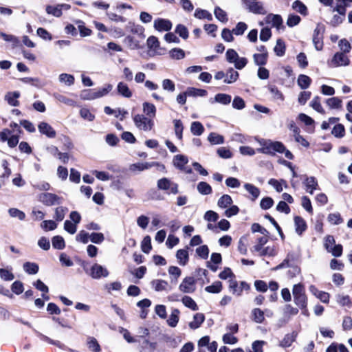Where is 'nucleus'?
<instances>
[{"mask_svg":"<svg viewBox=\"0 0 352 352\" xmlns=\"http://www.w3.org/2000/svg\"><path fill=\"white\" fill-rule=\"evenodd\" d=\"M346 7L347 0H336L333 12H337L340 14L346 15Z\"/></svg>","mask_w":352,"mask_h":352,"instance_id":"27","label":"nucleus"},{"mask_svg":"<svg viewBox=\"0 0 352 352\" xmlns=\"http://www.w3.org/2000/svg\"><path fill=\"white\" fill-rule=\"evenodd\" d=\"M292 293L296 305L301 309L305 308L307 307V297L304 286L300 283L294 285Z\"/></svg>","mask_w":352,"mask_h":352,"instance_id":"3","label":"nucleus"},{"mask_svg":"<svg viewBox=\"0 0 352 352\" xmlns=\"http://www.w3.org/2000/svg\"><path fill=\"white\" fill-rule=\"evenodd\" d=\"M117 91L119 94L125 98H131L132 96V91L129 88L128 85L123 82H120L117 86Z\"/></svg>","mask_w":352,"mask_h":352,"instance_id":"26","label":"nucleus"},{"mask_svg":"<svg viewBox=\"0 0 352 352\" xmlns=\"http://www.w3.org/2000/svg\"><path fill=\"white\" fill-rule=\"evenodd\" d=\"M337 302L342 306L351 307L352 301L348 295H338L336 296Z\"/></svg>","mask_w":352,"mask_h":352,"instance_id":"53","label":"nucleus"},{"mask_svg":"<svg viewBox=\"0 0 352 352\" xmlns=\"http://www.w3.org/2000/svg\"><path fill=\"white\" fill-rule=\"evenodd\" d=\"M182 302L184 306L193 311H197L199 309L195 301L188 296H184L182 299Z\"/></svg>","mask_w":352,"mask_h":352,"instance_id":"34","label":"nucleus"},{"mask_svg":"<svg viewBox=\"0 0 352 352\" xmlns=\"http://www.w3.org/2000/svg\"><path fill=\"white\" fill-rule=\"evenodd\" d=\"M326 104L330 109H341L342 101L338 97H332L326 100Z\"/></svg>","mask_w":352,"mask_h":352,"instance_id":"31","label":"nucleus"},{"mask_svg":"<svg viewBox=\"0 0 352 352\" xmlns=\"http://www.w3.org/2000/svg\"><path fill=\"white\" fill-rule=\"evenodd\" d=\"M324 26L322 24H318L313 33L312 41L316 50H321L323 47V35L324 33Z\"/></svg>","mask_w":352,"mask_h":352,"instance_id":"5","label":"nucleus"},{"mask_svg":"<svg viewBox=\"0 0 352 352\" xmlns=\"http://www.w3.org/2000/svg\"><path fill=\"white\" fill-rule=\"evenodd\" d=\"M194 16L199 19H206L208 21H211L212 19V16L209 12H208L206 10H202L199 8L195 10Z\"/></svg>","mask_w":352,"mask_h":352,"instance_id":"49","label":"nucleus"},{"mask_svg":"<svg viewBox=\"0 0 352 352\" xmlns=\"http://www.w3.org/2000/svg\"><path fill=\"white\" fill-rule=\"evenodd\" d=\"M148 47L153 50H157L160 47V42L157 37L151 36L147 39Z\"/></svg>","mask_w":352,"mask_h":352,"instance_id":"59","label":"nucleus"},{"mask_svg":"<svg viewBox=\"0 0 352 352\" xmlns=\"http://www.w3.org/2000/svg\"><path fill=\"white\" fill-rule=\"evenodd\" d=\"M252 319L256 323H262L265 320L264 313L258 308H255L252 311Z\"/></svg>","mask_w":352,"mask_h":352,"instance_id":"44","label":"nucleus"},{"mask_svg":"<svg viewBox=\"0 0 352 352\" xmlns=\"http://www.w3.org/2000/svg\"><path fill=\"white\" fill-rule=\"evenodd\" d=\"M208 140L212 144H221L224 142L223 137L216 133H210Z\"/></svg>","mask_w":352,"mask_h":352,"instance_id":"50","label":"nucleus"},{"mask_svg":"<svg viewBox=\"0 0 352 352\" xmlns=\"http://www.w3.org/2000/svg\"><path fill=\"white\" fill-rule=\"evenodd\" d=\"M179 290L183 293H192L195 290V281L193 277L188 276L184 278L179 286Z\"/></svg>","mask_w":352,"mask_h":352,"instance_id":"10","label":"nucleus"},{"mask_svg":"<svg viewBox=\"0 0 352 352\" xmlns=\"http://www.w3.org/2000/svg\"><path fill=\"white\" fill-rule=\"evenodd\" d=\"M180 311L177 309H173L168 319V324L171 327H175L179 322Z\"/></svg>","mask_w":352,"mask_h":352,"instance_id":"28","label":"nucleus"},{"mask_svg":"<svg viewBox=\"0 0 352 352\" xmlns=\"http://www.w3.org/2000/svg\"><path fill=\"white\" fill-rule=\"evenodd\" d=\"M188 162V160L187 157L183 155H177L173 158L174 166L179 169L184 168Z\"/></svg>","mask_w":352,"mask_h":352,"instance_id":"29","label":"nucleus"},{"mask_svg":"<svg viewBox=\"0 0 352 352\" xmlns=\"http://www.w3.org/2000/svg\"><path fill=\"white\" fill-rule=\"evenodd\" d=\"M245 4L250 12L256 14H265L266 10H265L261 2L253 1H245Z\"/></svg>","mask_w":352,"mask_h":352,"instance_id":"11","label":"nucleus"},{"mask_svg":"<svg viewBox=\"0 0 352 352\" xmlns=\"http://www.w3.org/2000/svg\"><path fill=\"white\" fill-rule=\"evenodd\" d=\"M338 46L340 49V52H343L344 54L349 53L351 50V46L349 42L345 39H341L338 43Z\"/></svg>","mask_w":352,"mask_h":352,"instance_id":"61","label":"nucleus"},{"mask_svg":"<svg viewBox=\"0 0 352 352\" xmlns=\"http://www.w3.org/2000/svg\"><path fill=\"white\" fill-rule=\"evenodd\" d=\"M205 316L201 313H197L193 316V320L189 323V327L192 329H196L199 328L201 324L204 322Z\"/></svg>","mask_w":352,"mask_h":352,"instance_id":"24","label":"nucleus"},{"mask_svg":"<svg viewBox=\"0 0 352 352\" xmlns=\"http://www.w3.org/2000/svg\"><path fill=\"white\" fill-rule=\"evenodd\" d=\"M52 243L53 248L57 250H63L65 247L64 239L59 235L55 236L52 238Z\"/></svg>","mask_w":352,"mask_h":352,"instance_id":"36","label":"nucleus"},{"mask_svg":"<svg viewBox=\"0 0 352 352\" xmlns=\"http://www.w3.org/2000/svg\"><path fill=\"white\" fill-rule=\"evenodd\" d=\"M170 56L173 59L180 60L184 58L185 52L180 48H174L170 51Z\"/></svg>","mask_w":352,"mask_h":352,"instance_id":"58","label":"nucleus"},{"mask_svg":"<svg viewBox=\"0 0 352 352\" xmlns=\"http://www.w3.org/2000/svg\"><path fill=\"white\" fill-rule=\"evenodd\" d=\"M297 336V333L296 332H292V333H288L285 336L283 339L280 343V346L283 348L289 347L292 343L296 340Z\"/></svg>","mask_w":352,"mask_h":352,"instance_id":"25","label":"nucleus"},{"mask_svg":"<svg viewBox=\"0 0 352 352\" xmlns=\"http://www.w3.org/2000/svg\"><path fill=\"white\" fill-rule=\"evenodd\" d=\"M151 239L149 236H146L141 243V249L143 252L148 254L151 250Z\"/></svg>","mask_w":352,"mask_h":352,"instance_id":"57","label":"nucleus"},{"mask_svg":"<svg viewBox=\"0 0 352 352\" xmlns=\"http://www.w3.org/2000/svg\"><path fill=\"white\" fill-rule=\"evenodd\" d=\"M265 22L267 24H271L272 28H275L277 31L284 30L283 19L279 14H269L265 18Z\"/></svg>","mask_w":352,"mask_h":352,"instance_id":"9","label":"nucleus"},{"mask_svg":"<svg viewBox=\"0 0 352 352\" xmlns=\"http://www.w3.org/2000/svg\"><path fill=\"white\" fill-rule=\"evenodd\" d=\"M23 270L29 274H35L38 271V265L34 263L26 262L23 264Z\"/></svg>","mask_w":352,"mask_h":352,"instance_id":"41","label":"nucleus"},{"mask_svg":"<svg viewBox=\"0 0 352 352\" xmlns=\"http://www.w3.org/2000/svg\"><path fill=\"white\" fill-rule=\"evenodd\" d=\"M112 89L113 86L111 84H107L102 88L84 90L81 92L80 97L83 100H95L106 96Z\"/></svg>","mask_w":352,"mask_h":352,"instance_id":"1","label":"nucleus"},{"mask_svg":"<svg viewBox=\"0 0 352 352\" xmlns=\"http://www.w3.org/2000/svg\"><path fill=\"white\" fill-rule=\"evenodd\" d=\"M88 347L94 352H100L101 349L98 341L94 338H89L87 342Z\"/></svg>","mask_w":352,"mask_h":352,"instance_id":"64","label":"nucleus"},{"mask_svg":"<svg viewBox=\"0 0 352 352\" xmlns=\"http://www.w3.org/2000/svg\"><path fill=\"white\" fill-rule=\"evenodd\" d=\"M295 230L298 235H301L307 229L305 221L299 216L294 217Z\"/></svg>","mask_w":352,"mask_h":352,"instance_id":"21","label":"nucleus"},{"mask_svg":"<svg viewBox=\"0 0 352 352\" xmlns=\"http://www.w3.org/2000/svg\"><path fill=\"white\" fill-rule=\"evenodd\" d=\"M20 97V93L19 91L8 92L5 96V100L8 103L13 107H17L19 105L18 98Z\"/></svg>","mask_w":352,"mask_h":352,"instance_id":"18","label":"nucleus"},{"mask_svg":"<svg viewBox=\"0 0 352 352\" xmlns=\"http://www.w3.org/2000/svg\"><path fill=\"white\" fill-rule=\"evenodd\" d=\"M231 96L226 94H217L215 95L214 98V101L210 99V102L213 103L214 102L220 103L224 105H227L231 102Z\"/></svg>","mask_w":352,"mask_h":352,"instance_id":"23","label":"nucleus"},{"mask_svg":"<svg viewBox=\"0 0 352 352\" xmlns=\"http://www.w3.org/2000/svg\"><path fill=\"white\" fill-rule=\"evenodd\" d=\"M222 289V283L220 281H216L212 285L208 286L205 290L208 293L217 294Z\"/></svg>","mask_w":352,"mask_h":352,"instance_id":"52","label":"nucleus"},{"mask_svg":"<svg viewBox=\"0 0 352 352\" xmlns=\"http://www.w3.org/2000/svg\"><path fill=\"white\" fill-rule=\"evenodd\" d=\"M152 288L156 292L167 291L168 283L167 281L161 279H155L151 282Z\"/></svg>","mask_w":352,"mask_h":352,"instance_id":"17","label":"nucleus"},{"mask_svg":"<svg viewBox=\"0 0 352 352\" xmlns=\"http://www.w3.org/2000/svg\"><path fill=\"white\" fill-rule=\"evenodd\" d=\"M176 258L180 265L184 266L189 260L188 248L186 249H180L176 253Z\"/></svg>","mask_w":352,"mask_h":352,"instance_id":"19","label":"nucleus"},{"mask_svg":"<svg viewBox=\"0 0 352 352\" xmlns=\"http://www.w3.org/2000/svg\"><path fill=\"white\" fill-rule=\"evenodd\" d=\"M305 177L306 178H305V181L303 182V184L305 186L306 188L318 189V184L316 179L314 177H313V176L307 177L305 175Z\"/></svg>","mask_w":352,"mask_h":352,"instance_id":"45","label":"nucleus"},{"mask_svg":"<svg viewBox=\"0 0 352 352\" xmlns=\"http://www.w3.org/2000/svg\"><path fill=\"white\" fill-rule=\"evenodd\" d=\"M261 148H257L256 151L261 153L272 154V141L270 140L261 139L258 140Z\"/></svg>","mask_w":352,"mask_h":352,"instance_id":"15","label":"nucleus"},{"mask_svg":"<svg viewBox=\"0 0 352 352\" xmlns=\"http://www.w3.org/2000/svg\"><path fill=\"white\" fill-rule=\"evenodd\" d=\"M41 227L45 231L54 230L57 228V223L53 220H45L41 223Z\"/></svg>","mask_w":352,"mask_h":352,"instance_id":"63","label":"nucleus"},{"mask_svg":"<svg viewBox=\"0 0 352 352\" xmlns=\"http://www.w3.org/2000/svg\"><path fill=\"white\" fill-rule=\"evenodd\" d=\"M168 273L170 276L171 282H177L178 278L181 276V270L176 266H170L168 268Z\"/></svg>","mask_w":352,"mask_h":352,"instance_id":"48","label":"nucleus"},{"mask_svg":"<svg viewBox=\"0 0 352 352\" xmlns=\"http://www.w3.org/2000/svg\"><path fill=\"white\" fill-rule=\"evenodd\" d=\"M244 188L252 196V199L254 201L260 195V190L253 184L246 183L244 184Z\"/></svg>","mask_w":352,"mask_h":352,"instance_id":"32","label":"nucleus"},{"mask_svg":"<svg viewBox=\"0 0 352 352\" xmlns=\"http://www.w3.org/2000/svg\"><path fill=\"white\" fill-rule=\"evenodd\" d=\"M311 82V79L307 75L300 74L299 75L297 83L298 85L302 89H305L308 88Z\"/></svg>","mask_w":352,"mask_h":352,"instance_id":"30","label":"nucleus"},{"mask_svg":"<svg viewBox=\"0 0 352 352\" xmlns=\"http://www.w3.org/2000/svg\"><path fill=\"white\" fill-rule=\"evenodd\" d=\"M133 120L135 127L144 132L151 131L154 126V121L152 118L144 114H136L133 116Z\"/></svg>","mask_w":352,"mask_h":352,"instance_id":"2","label":"nucleus"},{"mask_svg":"<svg viewBox=\"0 0 352 352\" xmlns=\"http://www.w3.org/2000/svg\"><path fill=\"white\" fill-rule=\"evenodd\" d=\"M232 105L234 109L241 110L245 108V103L242 98L239 96H235L232 101Z\"/></svg>","mask_w":352,"mask_h":352,"instance_id":"62","label":"nucleus"},{"mask_svg":"<svg viewBox=\"0 0 352 352\" xmlns=\"http://www.w3.org/2000/svg\"><path fill=\"white\" fill-rule=\"evenodd\" d=\"M310 106L317 112L324 114L325 111L321 105L320 98L319 96H315L310 103Z\"/></svg>","mask_w":352,"mask_h":352,"instance_id":"38","label":"nucleus"},{"mask_svg":"<svg viewBox=\"0 0 352 352\" xmlns=\"http://www.w3.org/2000/svg\"><path fill=\"white\" fill-rule=\"evenodd\" d=\"M58 78L60 82L65 83L68 86H71L74 83V77L71 74H61Z\"/></svg>","mask_w":352,"mask_h":352,"instance_id":"56","label":"nucleus"},{"mask_svg":"<svg viewBox=\"0 0 352 352\" xmlns=\"http://www.w3.org/2000/svg\"><path fill=\"white\" fill-rule=\"evenodd\" d=\"M309 291L322 302L327 303L329 300V294L325 292L319 291L316 286L311 285L309 287Z\"/></svg>","mask_w":352,"mask_h":352,"instance_id":"16","label":"nucleus"},{"mask_svg":"<svg viewBox=\"0 0 352 352\" xmlns=\"http://www.w3.org/2000/svg\"><path fill=\"white\" fill-rule=\"evenodd\" d=\"M269 91L274 100L280 102H283L285 98L283 94L276 86H270Z\"/></svg>","mask_w":352,"mask_h":352,"instance_id":"33","label":"nucleus"},{"mask_svg":"<svg viewBox=\"0 0 352 352\" xmlns=\"http://www.w3.org/2000/svg\"><path fill=\"white\" fill-rule=\"evenodd\" d=\"M197 190L200 194L207 195L212 192V188L208 183L201 182L197 184Z\"/></svg>","mask_w":352,"mask_h":352,"instance_id":"40","label":"nucleus"},{"mask_svg":"<svg viewBox=\"0 0 352 352\" xmlns=\"http://www.w3.org/2000/svg\"><path fill=\"white\" fill-rule=\"evenodd\" d=\"M155 165H158V163L153 162L151 163L148 162H138L135 164H131L129 166V170L133 173H138L143 171L144 170H147Z\"/></svg>","mask_w":352,"mask_h":352,"instance_id":"14","label":"nucleus"},{"mask_svg":"<svg viewBox=\"0 0 352 352\" xmlns=\"http://www.w3.org/2000/svg\"><path fill=\"white\" fill-rule=\"evenodd\" d=\"M327 219H328V221L333 225L340 224V223H342V221H343V219L341 217V215L339 212L329 214L328 215Z\"/></svg>","mask_w":352,"mask_h":352,"instance_id":"60","label":"nucleus"},{"mask_svg":"<svg viewBox=\"0 0 352 352\" xmlns=\"http://www.w3.org/2000/svg\"><path fill=\"white\" fill-rule=\"evenodd\" d=\"M157 188L163 190H170L169 193L174 195L177 194L179 192L178 185L166 177L157 181Z\"/></svg>","mask_w":352,"mask_h":352,"instance_id":"7","label":"nucleus"},{"mask_svg":"<svg viewBox=\"0 0 352 352\" xmlns=\"http://www.w3.org/2000/svg\"><path fill=\"white\" fill-rule=\"evenodd\" d=\"M254 62L256 65H265L267 60V53L254 54L253 55Z\"/></svg>","mask_w":352,"mask_h":352,"instance_id":"35","label":"nucleus"},{"mask_svg":"<svg viewBox=\"0 0 352 352\" xmlns=\"http://www.w3.org/2000/svg\"><path fill=\"white\" fill-rule=\"evenodd\" d=\"M67 211H68V209L66 207H63V206L57 207L55 209V214H54V219H56V221H62L64 219L66 213L67 212Z\"/></svg>","mask_w":352,"mask_h":352,"instance_id":"43","label":"nucleus"},{"mask_svg":"<svg viewBox=\"0 0 352 352\" xmlns=\"http://www.w3.org/2000/svg\"><path fill=\"white\" fill-rule=\"evenodd\" d=\"M239 72L235 71L233 68L230 67L226 73V78L224 82L227 84H232L235 82L239 78Z\"/></svg>","mask_w":352,"mask_h":352,"instance_id":"22","label":"nucleus"},{"mask_svg":"<svg viewBox=\"0 0 352 352\" xmlns=\"http://www.w3.org/2000/svg\"><path fill=\"white\" fill-rule=\"evenodd\" d=\"M83 268L85 272L94 279L106 278L109 274V272L107 268L98 263H94L89 271L86 270L85 266Z\"/></svg>","mask_w":352,"mask_h":352,"instance_id":"4","label":"nucleus"},{"mask_svg":"<svg viewBox=\"0 0 352 352\" xmlns=\"http://www.w3.org/2000/svg\"><path fill=\"white\" fill-rule=\"evenodd\" d=\"M187 94L188 96H201L204 97L208 94V92L205 89H197L194 87H190L187 89Z\"/></svg>","mask_w":352,"mask_h":352,"instance_id":"39","label":"nucleus"},{"mask_svg":"<svg viewBox=\"0 0 352 352\" xmlns=\"http://www.w3.org/2000/svg\"><path fill=\"white\" fill-rule=\"evenodd\" d=\"M248 25L244 22H239L236 27L232 29V32L236 36L243 35L245 31L247 30Z\"/></svg>","mask_w":352,"mask_h":352,"instance_id":"54","label":"nucleus"},{"mask_svg":"<svg viewBox=\"0 0 352 352\" xmlns=\"http://www.w3.org/2000/svg\"><path fill=\"white\" fill-rule=\"evenodd\" d=\"M232 204V197L228 195H223L221 196L217 202L219 207L221 208H226Z\"/></svg>","mask_w":352,"mask_h":352,"instance_id":"37","label":"nucleus"},{"mask_svg":"<svg viewBox=\"0 0 352 352\" xmlns=\"http://www.w3.org/2000/svg\"><path fill=\"white\" fill-rule=\"evenodd\" d=\"M142 109L144 116L149 117L152 119L155 118L157 110L155 106L153 104L148 102H144L142 104Z\"/></svg>","mask_w":352,"mask_h":352,"instance_id":"20","label":"nucleus"},{"mask_svg":"<svg viewBox=\"0 0 352 352\" xmlns=\"http://www.w3.org/2000/svg\"><path fill=\"white\" fill-rule=\"evenodd\" d=\"M154 28L160 32L169 31L172 28V23L168 19H157L154 21Z\"/></svg>","mask_w":352,"mask_h":352,"instance_id":"13","label":"nucleus"},{"mask_svg":"<svg viewBox=\"0 0 352 352\" xmlns=\"http://www.w3.org/2000/svg\"><path fill=\"white\" fill-rule=\"evenodd\" d=\"M190 131L195 135H201L204 131V128L201 122L196 121L191 124Z\"/></svg>","mask_w":352,"mask_h":352,"instance_id":"46","label":"nucleus"},{"mask_svg":"<svg viewBox=\"0 0 352 352\" xmlns=\"http://www.w3.org/2000/svg\"><path fill=\"white\" fill-rule=\"evenodd\" d=\"M60 197L53 193L43 192L38 195V201L47 206L60 204Z\"/></svg>","mask_w":352,"mask_h":352,"instance_id":"8","label":"nucleus"},{"mask_svg":"<svg viewBox=\"0 0 352 352\" xmlns=\"http://www.w3.org/2000/svg\"><path fill=\"white\" fill-rule=\"evenodd\" d=\"M274 52L278 56H283L285 53V44L284 41L279 38L276 41V44L274 47Z\"/></svg>","mask_w":352,"mask_h":352,"instance_id":"42","label":"nucleus"},{"mask_svg":"<svg viewBox=\"0 0 352 352\" xmlns=\"http://www.w3.org/2000/svg\"><path fill=\"white\" fill-rule=\"evenodd\" d=\"M54 97L58 101L64 103L68 106H74L76 104V102L74 100L70 99L62 94L56 93L54 94Z\"/></svg>","mask_w":352,"mask_h":352,"instance_id":"51","label":"nucleus"},{"mask_svg":"<svg viewBox=\"0 0 352 352\" xmlns=\"http://www.w3.org/2000/svg\"><path fill=\"white\" fill-rule=\"evenodd\" d=\"M327 63L330 67H338L349 65L350 60L343 52H337Z\"/></svg>","mask_w":352,"mask_h":352,"instance_id":"6","label":"nucleus"},{"mask_svg":"<svg viewBox=\"0 0 352 352\" xmlns=\"http://www.w3.org/2000/svg\"><path fill=\"white\" fill-rule=\"evenodd\" d=\"M38 131L49 138H54L56 135V131L51 125L45 122H41L38 125Z\"/></svg>","mask_w":352,"mask_h":352,"instance_id":"12","label":"nucleus"},{"mask_svg":"<svg viewBox=\"0 0 352 352\" xmlns=\"http://www.w3.org/2000/svg\"><path fill=\"white\" fill-rule=\"evenodd\" d=\"M214 13L216 18L219 21H220L223 23H226L228 21V19L227 17L226 12L224 10H223L221 8H220L219 7H216L214 8Z\"/></svg>","mask_w":352,"mask_h":352,"instance_id":"55","label":"nucleus"},{"mask_svg":"<svg viewBox=\"0 0 352 352\" xmlns=\"http://www.w3.org/2000/svg\"><path fill=\"white\" fill-rule=\"evenodd\" d=\"M126 29L133 34L142 35L144 33V28L140 25L135 24L132 22H129L126 25Z\"/></svg>","mask_w":352,"mask_h":352,"instance_id":"47","label":"nucleus"}]
</instances>
